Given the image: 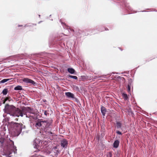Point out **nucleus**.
I'll return each mask as SVG.
<instances>
[{"label": "nucleus", "mask_w": 157, "mask_h": 157, "mask_svg": "<svg viewBox=\"0 0 157 157\" xmlns=\"http://www.w3.org/2000/svg\"><path fill=\"white\" fill-rule=\"evenodd\" d=\"M11 123L12 124L11 130L14 133L15 136H18L21 133L22 129L25 127L21 123H18L12 122Z\"/></svg>", "instance_id": "f257e3e1"}, {"label": "nucleus", "mask_w": 157, "mask_h": 157, "mask_svg": "<svg viewBox=\"0 0 157 157\" xmlns=\"http://www.w3.org/2000/svg\"><path fill=\"white\" fill-rule=\"evenodd\" d=\"M24 114L26 115L27 117L31 119V117L33 118V117L29 114H34L35 113V111L33 109L30 107H26L23 108Z\"/></svg>", "instance_id": "f03ea898"}, {"label": "nucleus", "mask_w": 157, "mask_h": 157, "mask_svg": "<svg viewBox=\"0 0 157 157\" xmlns=\"http://www.w3.org/2000/svg\"><path fill=\"white\" fill-rule=\"evenodd\" d=\"M16 108L14 106L12 105H9L7 104L6 105L4 110L5 113L9 114L12 116Z\"/></svg>", "instance_id": "7ed1b4c3"}, {"label": "nucleus", "mask_w": 157, "mask_h": 157, "mask_svg": "<svg viewBox=\"0 0 157 157\" xmlns=\"http://www.w3.org/2000/svg\"><path fill=\"white\" fill-rule=\"evenodd\" d=\"M23 111V108L21 110L18 108H16L12 116L17 117L20 116L21 117H23L24 115Z\"/></svg>", "instance_id": "20e7f679"}, {"label": "nucleus", "mask_w": 157, "mask_h": 157, "mask_svg": "<svg viewBox=\"0 0 157 157\" xmlns=\"http://www.w3.org/2000/svg\"><path fill=\"white\" fill-rule=\"evenodd\" d=\"M7 146L8 147L10 150L14 149L16 148V147L14 145L13 142L10 139H8L7 140Z\"/></svg>", "instance_id": "39448f33"}, {"label": "nucleus", "mask_w": 157, "mask_h": 157, "mask_svg": "<svg viewBox=\"0 0 157 157\" xmlns=\"http://www.w3.org/2000/svg\"><path fill=\"white\" fill-rule=\"evenodd\" d=\"M68 141L65 139H63L60 141V145L63 147L66 148L68 145Z\"/></svg>", "instance_id": "423d86ee"}, {"label": "nucleus", "mask_w": 157, "mask_h": 157, "mask_svg": "<svg viewBox=\"0 0 157 157\" xmlns=\"http://www.w3.org/2000/svg\"><path fill=\"white\" fill-rule=\"evenodd\" d=\"M23 81L27 83H31L33 85L35 84V82L33 81L28 78H24L23 79Z\"/></svg>", "instance_id": "0eeeda50"}, {"label": "nucleus", "mask_w": 157, "mask_h": 157, "mask_svg": "<svg viewBox=\"0 0 157 157\" xmlns=\"http://www.w3.org/2000/svg\"><path fill=\"white\" fill-rule=\"evenodd\" d=\"M41 127L44 128L48 127L47 125L49 124L46 121H41Z\"/></svg>", "instance_id": "6e6552de"}, {"label": "nucleus", "mask_w": 157, "mask_h": 157, "mask_svg": "<svg viewBox=\"0 0 157 157\" xmlns=\"http://www.w3.org/2000/svg\"><path fill=\"white\" fill-rule=\"evenodd\" d=\"M120 142L118 140H115L113 143V147L114 148H117L119 145Z\"/></svg>", "instance_id": "1a4fd4ad"}, {"label": "nucleus", "mask_w": 157, "mask_h": 157, "mask_svg": "<svg viewBox=\"0 0 157 157\" xmlns=\"http://www.w3.org/2000/svg\"><path fill=\"white\" fill-rule=\"evenodd\" d=\"M101 112L103 116H105V114L106 112L105 108L104 107H102L101 109Z\"/></svg>", "instance_id": "9d476101"}, {"label": "nucleus", "mask_w": 157, "mask_h": 157, "mask_svg": "<svg viewBox=\"0 0 157 157\" xmlns=\"http://www.w3.org/2000/svg\"><path fill=\"white\" fill-rule=\"evenodd\" d=\"M36 126L38 128V127L41 126V120H38L36 123Z\"/></svg>", "instance_id": "9b49d317"}, {"label": "nucleus", "mask_w": 157, "mask_h": 157, "mask_svg": "<svg viewBox=\"0 0 157 157\" xmlns=\"http://www.w3.org/2000/svg\"><path fill=\"white\" fill-rule=\"evenodd\" d=\"M14 90H22V88L21 86H17L14 88Z\"/></svg>", "instance_id": "f8f14e48"}, {"label": "nucleus", "mask_w": 157, "mask_h": 157, "mask_svg": "<svg viewBox=\"0 0 157 157\" xmlns=\"http://www.w3.org/2000/svg\"><path fill=\"white\" fill-rule=\"evenodd\" d=\"M122 96L125 100H127L128 99V97L127 95L126 94L124 93H123L122 94Z\"/></svg>", "instance_id": "ddd939ff"}, {"label": "nucleus", "mask_w": 157, "mask_h": 157, "mask_svg": "<svg viewBox=\"0 0 157 157\" xmlns=\"http://www.w3.org/2000/svg\"><path fill=\"white\" fill-rule=\"evenodd\" d=\"M11 79H10V78L3 79L0 81V83H5V82L9 81L10 80H11Z\"/></svg>", "instance_id": "4468645a"}, {"label": "nucleus", "mask_w": 157, "mask_h": 157, "mask_svg": "<svg viewBox=\"0 0 157 157\" xmlns=\"http://www.w3.org/2000/svg\"><path fill=\"white\" fill-rule=\"evenodd\" d=\"M8 92V90L7 89H4L2 91V93L3 95H6Z\"/></svg>", "instance_id": "2eb2a0df"}, {"label": "nucleus", "mask_w": 157, "mask_h": 157, "mask_svg": "<svg viewBox=\"0 0 157 157\" xmlns=\"http://www.w3.org/2000/svg\"><path fill=\"white\" fill-rule=\"evenodd\" d=\"M75 70L72 68H69V73L71 74H74L75 73Z\"/></svg>", "instance_id": "dca6fc26"}, {"label": "nucleus", "mask_w": 157, "mask_h": 157, "mask_svg": "<svg viewBox=\"0 0 157 157\" xmlns=\"http://www.w3.org/2000/svg\"><path fill=\"white\" fill-rule=\"evenodd\" d=\"M131 86V83L128 84L127 87V90L128 92H130Z\"/></svg>", "instance_id": "f3484780"}, {"label": "nucleus", "mask_w": 157, "mask_h": 157, "mask_svg": "<svg viewBox=\"0 0 157 157\" xmlns=\"http://www.w3.org/2000/svg\"><path fill=\"white\" fill-rule=\"evenodd\" d=\"M69 98H71L72 99L75 98L74 94L70 92H69Z\"/></svg>", "instance_id": "a211bd4d"}, {"label": "nucleus", "mask_w": 157, "mask_h": 157, "mask_svg": "<svg viewBox=\"0 0 157 157\" xmlns=\"http://www.w3.org/2000/svg\"><path fill=\"white\" fill-rule=\"evenodd\" d=\"M117 128H120L121 126V124L119 122H117Z\"/></svg>", "instance_id": "6ab92c4d"}, {"label": "nucleus", "mask_w": 157, "mask_h": 157, "mask_svg": "<svg viewBox=\"0 0 157 157\" xmlns=\"http://www.w3.org/2000/svg\"><path fill=\"white\" fill-rule=\"evenodd\" d=\"M69 78H71L75 79H78L77 77L75 76L69 75Z\"/></svg>", "instance_id": "aec40b11"}, {"label": "nucleus", "mask_w": 157, "mask_h": 157, "mask_svg": "<svg viewBox=\"0 0 157 157\" xmlns=\"http://www.w3.org/2000/svg\"><path fill=\"white\" fill-rule=\"evenodd\" d=\"M5 99L6 100V101H10V99H11L10 97H6Z\"/></svg>", "instance_id": "412c9836"}, {"label": "nucleus", "mask_w": 157, "mask_h": 157, "mask_svg": "<svg viewBox=\"0 0 157 157\" xmlns=\"http://www.w3.org/2000/svg\"><path fill=\"white\" fill-rule=\"evenodd\" d=\"M112 155L111 153H109L107 155V157H111Z\"/></svg>", "instance_id": "4be33fe9"}, {"label": "nucleus", "mask_w": 157, "mask_h": 157, "mask_svg": "<svg viewBox=\"0 0 157 157\" xmlns=\"http://www.w3.org/2000/svg\"><path fill=\"white\" fill-rule=\"evenodd\" d=\"M117 134H119V135H121V133L119 131H117Z\"/></svg>", "instance_id": "5701e85b"}, {"label": "nucleus", "mask_w": 157, "mask_h": 157, "mask_svg": "<svg viewBox=\"0 0 157 157\" xmlns=\"http://www.w3.org/2000/svg\"><path fill=\"white\" fill-rule=\"evenodd\" d=\"M65 94L67 96L69 97V92L65 93Z\"/></svg>", "instance_id": "b1692460"}, {"label": "nucleus", "mask_w": 157, "mask_h": 157, "mask_svg": "<svg viewBox=\"0 0 157 157\" xmlns=\"http://www.w3.org/2000/svg\"><path fill=\"white\" fill-rule=\"evenodd\" d=\"M47 111H45V112H44V114L46 115H47Z\"/></svg>", "instance_id": "393cba45"}, {"label": "nucleus", "mask_w": 157, "mask_h": 157, "mask_svg": "<svg viewBox=\"0 0 157 157\" xmlns=\"http://www.w3.org/2000/svg\"><path fill=\"white\" fill-rule=\"evenodd\" d=\"M6 101L4 99V100H3V104H5Z\"/></svg>", "instance_id": "a878e982"}, {"label": "nucleus", "mask_w": 157, "mask_h": 157, "mask_svg": "<svg viewBox=\"0 0 157 157\" xmlns=\"http://www.w3.org/2000/svg\"><path fill=\"white\" fill-rule=\"evenodd\" d=\"M3 142H4L3 140H0V143H1V144H3Z\"/></svg>", "instance_id": "bb28decb"}, {"label": "nucleus", "mask_w": 157, "mask_h": 157, "mask_svg": "<svg viewBox=\"0 0 157 157\" xmlns=\"http://www.w3.org/2000/svg\"><path fill=\"white\" fill-rule=\"evenodd\" d=\"M48 134H52V133L51 132H48Z\"/></svg>", "instance_id": "cd10ccee"}, {"label": "nucleus", "mask_w": 157, "mask_h": 157, "mask_svg": "<svg viewBox=\"0 0 157 157\" xmlns=\"http://www.w3.org/2000/svg\"><path fill=\"white\" fill-rule=\"evenodd\" d=\"M44 143H45V144H48L47 142H46V141L44 142Z\"/></svg>", "instance_id": "c85d7f7f"}, {"label": "nucleus", "mask_w": 157, "mask_h": 157, "mask_svg": "<svg viewBox=\"0 0 157 157\" xmlns=\"http://www.w3.org/2000/svg\"><path fill=\"white\" fill-rule=\"evenodd\" d=\"M22 26V25H18L19 27H21V26Z\"/></svg>", "instance_id": "c756f323"}, {"label": "nucleus", "mask_w": 157, "mask_h": 157, "mask_svg": "<svg viewBox=\"0 0 157 157\" xmlns=\"http://www.w3.org/2000/svg\"><path fill=\"white\" fill-rule=\"evenodd\" d=\"M67 71L69 72V68H68L67 69Z\"/></svg>", "instance_id": "7c9ffc66"}, {"label": "nucleus", "mask_w": 157, "mask_h": 157, "mask_svg": "<svg viewBox=\"0 0 157 157\" xmlns=\"http://www.w3.org/2000/svg\"><path fill=\"white\" fill-rule=\"evenodd\" d=\"M67 71L69 72V68H68L67 69Z\"/></svg>", "instance_id": "2f4dec72"}, {"label": "nucleus", "mask_w": 157, "mask_h": 157, "mask_svg": "<svg viewBox=\"0 0 157 157\" xmlns=\"http://www.w3.org/2000/svg\"><path fill=\"white\" fill-rule=\"evenodd\" d=\"M32 157H36V156H33Z\"/></svg>", "instance_id": "473e14b6"}, {"label": "nucleus", "mask_w": 157, "mask_h": 157, "mask_svg": "<svg viewBox=\"0 0 157 157\" xmlns=\"http://www.w3.org/2000/svg\"><path fill=\"white\" fill-rule=\"evenodd\" d=\"M16 120L17 121H18V119H17V118H16Z\"/></svg>", "instance_id": "72a5a7b5"}]
</instances>
